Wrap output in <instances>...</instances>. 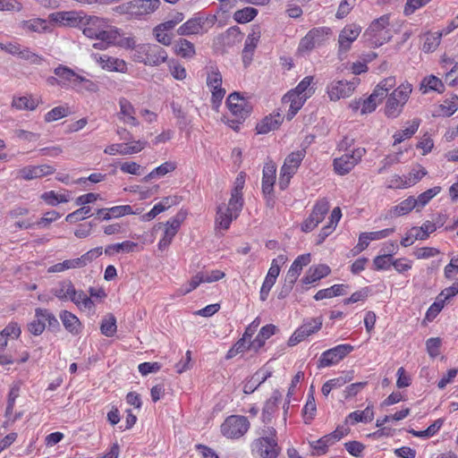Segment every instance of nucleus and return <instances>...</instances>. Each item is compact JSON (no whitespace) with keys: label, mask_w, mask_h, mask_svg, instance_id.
Returning <instances> with one entry per match:
<instances>
[{"label":"nucleus","mask_w":458,"mask_h":458,"mask_svg":"<svg viewBox=\"0 0 458 458\" xmlns=\"http://www.w3.org/2000/svg\"><path fill=\"white\" fill-rule=\"evenodd\" d=\"M323 325L321 317L307 318L304 322L292 334L288 339L289 346H295L299 343L304 341L310 335L318 333Z\"/></svg>","instance_id":"2eb2a0df"},{"label":"nucleus","mask_w":458,"mask_h":458,"mask_svg":"<svg viewBox=\"0 0 458 458\" xmlns=\"http://www.w3.org/2000/svg\"><path fill=\"white\" fill-rule=\"evenodd\" d=\"M374 419L372 405H368L363 411L351 412L345 419V423L355 424L358 422H370Z\"/></svg>","instance_id":"a19ab883"},{"label":"nucleus","mask_w":458,"mask_h":458,"mask_svg":"<svg viewBox=\"0 0 458 458\" xmlns=\"http://www.w3.org/2000/svg\"><path fill=\"white\" fill-rule=\"evenodd\" d=\"M446 216L439 214L436 222L425 221L420 226H413L415 232V238L420 241L427 240L430 233H434L438 227H441L445 223Z\"/></svg>","instance_id":"c85d7f7f"},{"label":"nucleus","mask_w":458,"mask_h":458,"mask_svg":"<svg viewBox=\"0 0 458 458\" xmlns=\"http://www.w3.org/2000/svg\"><path fill=\"white\" fill-rule=\"evenodd\" d=\"M54 73L59 77L60 87L64 89H74V84L79 79V74L68 66L59 64L55 68Z\"/></svg>","instance_id":"c756f323"},{"label":"nucleus","mask_w":458,"mask_h":458,"mask_svg":"<svg viewBox=\"0 0 458 458\" xmlns=\"http://www.w3.org/2000/svg\"><path fill=\"white\" fill-rule=\"evenodd\" d=\"M432 0H406L403 6V15L408 17L412 15L417 10L426 6Z\"/></svg>","instance_id":"e2e57ef3"},{"label":"nucleus","mask_w":458,"mask_h":458,"mask_svg":"<svg viewBox=\"0 0 458 458\" xmlns=\"http://www.w3.org/2000/svg\"><path fill=\"white\" fill-rule=\"evenodd\" d=\"M330 273L331 268L327 264L311 266L306 272V275L301 278V282L303 284H312L327 277Z\"/></svg>","instance_id":"473e14b6"},{"label":"nucleus","mask_w":458,"mask_h":458,"mask_svg":"<svg viewBox=\"0 0 458 458\" xmlns=\"http://www.w3.org/2000/svg\"><path fill=\"white\" fill-rule=\"evenodd\" d=\"M223 78L222 74L217 70H213L208 73L207 85L211 91L212 105L217 108L226 93L225 89L222 87Z\"/></svg>","instance_id":"6ab92c4d"},{"label":"nucleus","mask_w":458,"mask_h":458,"mask_svg":"<svg viewBox=\"0 0 458 458\" xmlns=\"http://www.w3.org/2000/svg\"><path fill=\"white\" fill-rule=\"evenodd\" d=\"M259 13V11L254 7H244L237 10L233 13V19L237 23L244 24L251 21Z\"/></svg>","instance_id":"864d4df0"},{"label":"nucleus","mask_w":458,"mask_h":458,"mask_svg":"<svg viewBox=\"0 0 458 458\" xmlns=\"http://www.w3.org/2000/svg\"><path fill=\"white\" fill-rule=\"evenodd\" d=\"M416 207L417 200H415L414 197L411 196L390 208L387 211V216L390 218L403 216L411 212Z\"/></svg>","instance_id":"e433bc0d"},{"label":"nucleus","mask_w":458,"mask_h":458,"mask_svg":"<svg viewBox=\"0 0 458 458\" xmlns=\"http://www.w3.org/2000/svg\"><path fill=\"white\" fill-rule=\"evenodd\" d=\"M55 168L50 165H27L18 171L19 177L23 180L30 181L53 174Z\"/></svg>","instance_id":"b1692460"},{"label":"nucleus","mask_w":458,"mask_h":458,"mask_svg":"<svg viewBox=\"0 0 458 458\" xmlns=\"http://www.w3.org/2000/svg\"><path fill=\"white\" fill-rule=\"evenodd\" d=\"M40 199L48 206L55 207L60 203H66L71 199L68 191L63 193H57L55 191H48L41 194Z\"/></svg>","instance_id":"37998d69"},{"label":"nucleus","mask_w":458,"mask_h":458,"mask_svg":"<svg viewBox=\"0 0 458 458\" xmlns=\"http://www.w3.org/2000/svg\"><path fill=\"white\" fill-rule=\"evenodd\" d=\"M173 48L176 55L184 59H191L196 55L194 44L186 38H180L177 39Z\"/></svg>","instance_id":"ea45409f"},{"label":"nucleus","mask_w":458,"mask_h":458,"mask_svg":"<svg viewBox=\"0 0 458 458\" xmlns=\"http://www.w3.org/2000/svg\"><path fill=\"white\" fill-rule=\"evenodd\" d=\"M205 24V19L199 16H194L182 23L177 29V34L180 36H191L202 33Z\"/></svg>","instance_id":"72a5a7b5"},{"label":"nucleus","mask_w":458,"mask_h":458,"mask_svg":"<svg viewBox=\"0 0 458 458\" xmlns=\"http://www.w3.org/2000/svg\"><path fill=\"white\" fill-rule=\"evenodd\" d=\"M391 14H383L373 20L364 32V38L372 47H379L392 38L390 30Z\"/></svg>","instance_id":"20e7f679"},{"label":"nucleus","mask_w":458,"mask_h":458,"mask_svg":"<svg viewBox=\"0 0 458 458\" xmlns=\"http://www.w3.org/2000/svg\"><path fill=\"white\" fill-rule=\"evenodd\" d=\"M412 85L408 82L401 83L394 89L386 98L384 108L385 115L387 118H397L403 112L412 92Z\"/></svg>","instance_id":"39448f33"},{"label":"nucleus","mask_w":458,"mask_h":458,"mask_svg":"<svg viewBox=\"0 0 458 458\" xmlns=\"http://www.w3.org/2000/svg\"><path fill=\"white\" fill-rule=\"evenodd\" d=\"M103 254L102 247H96L90 249L84 254H82L80 258H76L81 268L85 267L89 264L92 263L95 259L99 258Z\"/></svg>","instance_id":"bf43d9fd"},{"label":"nucleus","mask_w":458,"mask_h":458,"mask_svg":"<svg viewBox=\"0 0 458 458\" xmlns=\"http://www.w3.org/2000/svg\"><path fill=\"white\" fill-rule=\"evenodd\" d=\"M50 327H57L59 326L58 320L55 316L47 309L37 308L35 310V318L28 324V330L34 335H40L46 325Z\"/></svg>","instance_id":"f3484780"},{"label":"nucleus","mask_w":458,"mask_h":458,"mask_svg":"<svg viewBox=\"0 0 458 458\" xmlns=\"http://www.w3.org/2000/svg\"><path fill=\"white\" fill-rule=\"evenodd\" d=\"M441 191V187L435 186L420 193L415 200H417V206H426L435 196Z\"/></svg>","instance_id":"69168bd1"},{"label":"nucleus","mask_w":458,"mask_h":458,"mask_svg":"<svg viewBox=\"0 0 458 458\" xmlns=\"http://www.w3.org/2000/svg\"><path fill=\"white\" fill-rule=\"evenodd\" d=\"M23 29L33 32H45L48 29L47 21L44 19L37 18L22 22Z\"/></svg>","instance_id":"052dcab7"},{"label":"nucleus","mask_w":458,"mask_h":458,"mask_svg":"<svg viewBox=\"0 0 458 458\" xmlns=\"http://www.w3.org/2000/svg\"><path fill=\"white\" fill-rule=\"evenodd\" d=\"M40 103V98H34L32 95L14 96L11 106L18 111H34Z\"/></svg>","instance_id":"f704fd0d"},{"label":"nucleus","mask_w":458,"mask_h":458,"mask_svg":"<svg viewBox=\"0 0 458 458\" xmlns=\"http://www.w3.org/2000/svg\"><path fill=\"white\" fill-rule=\"evenodd\" d=\"M147 144L148 142L146 140H135L130 143H114L108 145L104 149V153L110 156H114L117 154L123 156L133 155L140 153L141 150H143L146 148Z\"/></svg>","instance_id":"412c9836"},{"label":"nucleus","mask_w":458,"mask_h":458,"mask_svg":"<svg viewBox=\"0 0 458 458\" xmlns=\"http://www.w3.org/2000/svg\"><path fill=\"white\" fill-rule=\"evenodd\" d=\"M120 34L118 29L112 27L106 22V27L104 30H100L99 35L95 37L96 39H99L101 42L106 43V45L115 44L119 38Z\"/></svg>","instance_id":"8fccbe9b"},{"label":"nucleus","mask_w":458,"mask_h":458,"mask_svg":"<svg viewBox=\"0 0 458 458\" xmlns=\"http://www.w3.org/2000/svg\"><path fill=\"white\" fill-rule=\"evenodd\" d=\"M182 219V217H179V216H176L166 221V223L165 224L163 236L161 237L157 244L158 249L160 250H165L172 243L173 239L177 234L181 227Z\"/></svg>","instance_id":"4be33fe9"},{"label":"nucleus","mask_w":458,"mask_h":458,"mask_svg":"<svg viewBox=\"0 0 458 458\" xmlns=\"http://www.w3.org/2000/svg\"><path fill=\"white\" fill-rule=\"evenodd\" d=\"M441 39L442 34L439 31L426 33L422 51L425 53H433L439 47Z\"/></svg>","instance_id":"09e8293b"},{"label":"nucleus","mask_w":458,"mask_h":458,"mask_svg":"<svg viewBox=\"0 0 458 458\" xmlns=\"http://www.w3.org/2000/svg\"><path fill=\"white\" fill-rule=\"evenodd\" d=\"M361 32V27L355 23L345 25L339 33L338 53L344 54L350 50L352 44L358 38Z\"/></svg>","instance_id":"aec40b11"},{"label":"nucleus","mask_w":458,"mask_h":458,"mask_svg":"<svg viewBox=\"0 0 458 458\" xmlns=\"http://www.w3.org/2000/svg\"><path fill=\"white\" fill-rule=\"evenodd\" d=\"M331 34L327 27H317L311 29L300 41L298 51L305 53L311 51L316 47L322 45Z\"/></svg>","instance_id":"dca6fc26"},{"label":"nucleus","mask_w":458,"mask_h":458,"mask_svg":"<svg viewBox=\"0 0 458 458\" xmlns=\"http://www.w3.org/2000/svg\"><path fill=\"white\" fill-rule=\"evenodd\" d=\"M440 254V250L434 247H420L416 248L413 255L417 259H428Z\"/></svg>","instance_id":"774afa93"},{"label":"nucleus","mask_w":458,"mask_h":458,"mask_svg":"<svg viewBox=\"0 0 458 458\" xmlns=\"http://www.w3.org/2000/svg\"><path fill=\"white\" fill-rule=\"evenodd\" d=\"M341 217V208L339 207H335L330 214L327 224L321 228L317 235V245L322 244L326 239L335 232Z\"/></svg>","instance_id":"cd10ccee"},{"label":"nucleus","mask_w":458,"mask_h":458,"mask_svg":"<svg viewBox=\"0 0 458 458\" xmlns=\"http://www.w3.org/2000/svg\"><path fill=\"white\" fill-rule=\"evenodd\" d=\"M51 293L61 301H72L81 310L95 309L94 301L88 297L82 290H76L73 283L69 279L58 282Z\"/></svg>","instance_id":"f03ea898"},{"label":"nucleus","mask_w":458,"mask_h":458,"mask_svg":"<svg viewBox=\"0 0 458 458\" xmlns=\"http://www.w3.org/2000/svg\"><path fill=\"white\" fill-rule=\"evenodd\" d=\"M458 110V97L453 96L450 98L445 99L442 103L437 105L433 115L438 117H450Z\"/></svg>","instance_id":"4c0bfd02"},{"label":"nucleus","mask_w":458,"mask_h":458,"mask_svg":"<svg viewBox=\"0 0 458 458\" xmlns=\"http://www.w3.org/2000/svg\"><path fill=\"white\" fill-rule=\"evenodd\" d=\"M353 350L354 346L350 344H341L327 349L320 354L318 360V368L323 369L337 365Z\"/></svg>","instance_id":"f8f14e48"},{"label":"nucleus","mask_w":458,"mask_h":458,"mask_svg":"<svg viewBox=\"0 0 458 458\" xmlns=\"http://www.w3.org/2000/svg\"><path fill=\"white\" fill-rule=\"evenodd\" d=\"M81 268L77 259H65L63 262H59L50 266L47 268V272L51 274L62 273L70 269Z\"/></svg>","instance_id":"4d7b16f0"},{"label":"nucleus","mask_w":458,"mask_h":458,"mask_svg":"<svg viewBox=\"0 0 458 458\" xmlns=\"http://www.w3.org/2000/svg\"><path fill=\"white\" fill-rule=\"evenodd\" d=\"M334 444L335 443L327 434L318 440L311 442L310 446L317 455H323L327 453L328 447Z\"/></svg>","instance_id":"13d9d810"},{"label":"nucleus","mask_w":458,"mask_h":458,"mask_svg":"<svg viewBox=\"0 0 458 458\" xmlns=\"http://www.w3.org/2000/svg\"><path fill=\"white\" fill-rule=\"evenodd\" d=\"M306 101L307 99L299 95L294 90L291 89L288 91L282 98L283 105L288 106L287 120H292Z\"/></svg>","instance_id":"bb28decb"},{"label":"nucleus","mask_w":458,"mask_h":458,"mask_svg":"<svg viewBox=\"0 0 458 458\" xmlns=\"http://www.w3.org/2000/svg\"><path fill=\"white\" fill-rule=\"evenodd\" d=\"M18 57L28 61L32 64H40L44 61V58L41 55L32 52L29 47H21Z\"/></svg>","instance_id":"338daca9"},{"label":"nucleus","mask_w":458,"mask_h":458,"mask_svg":"<svg viewBox=\"0 0 458 458\" xmlns=\"http://www.w3.org/2000/svg\"><path fill=\"white\" fill-rule=\"evenodd\" d=\"M59 317L64 328L72 335H78L82 332L83 325L75 314L68 310H62Z\"/></svg>","instance_id":"c9c22d12"},{"label":"nucleus","mask_w":458,"mask_h":458,"mask_svg":"<svg viewBox=\"0 0 458 458\" xmlns=\"http://www.w3.org/2000/svg\"><path fill=\"white\" fill-rule=\"evenodd\" d=\"M73 90H75L78 93H95L98 90V82L93 81L79 74V79L74 84Z\"/></svg>","instance_id":"603ef678"},{"label":"nucleus","mask_w":458,"mask_h":458,"mask_svg":"<svg viewBox=\"0 0 458 458\" xmlns=\"http://www.w3.org/2000/svg\"><path fill=\"white\" fill-rule=\"evenodd\" d=\"M250 422L243 415H229L220 425L221 435L229 440H239L250 430Z\"/></svg>","instance_id":"6e6552de"},{"label":"nucleus","mask_w":458,"mask_h":458,"mask_svg":"<svg viewBox=\"0 0 458 458\" xmlns=\"http://www.w3.org/2000/svg\"><path fill=\"white\" fill-rule=\"evenodd\" d=\"M420 124V120L415 118L411 122L407 128L395 131L393 135L394 145L400 144L403 140L411 139L418 131Z\"/></svg>","instance_id":"79ce46f5"},{"label":"nucleus","mask_w":458,"mask_h":458,"mask_svg":"<svg viewBox=\"0 0 458 458\" xmlns=\"http://www.w3.org/2000/svg\"><path fill=\"white\" fill-rule=\"evenodd\" d=\"M364 148H356L351 153H345L333 161L334 171L339 175L349 174L360 161L365 155Z\"/></svg>","instance_id":"ddd939ff"},{"label":"nucleus","mask_w":458,"mask_h":458,"mask_svg":"<svg viewBox=\"0 0 458 458\" xmlns=\"http://www.w3.org/2000/svg\"><path fill=\"white\" fill-rule=\"evenodd\" d=\"M82 16L75 11H61L49 14L52 22L61 26L76 27L80 26Z\"/></svg>","instance_id":"a878e982"},{"label":"nucleus","mask_w":458,"mask_h":458,"mask_svg":"<svg viewBox=\"0 0 458 458\" xmlns=\"http://www.w3.org/2000/svg\"><path fill=\"white\" fill-rule=\"evenodd\" d=\"M358 84V79L333 81L327 86V94L331 101L346 98L352 96Z\"/></svg>","instance_id":"a211bd4d"},{"label":"nucleus","mask_w":458,"mask_h":458,"mask_svg":"<svg viewBox=\"0 0 458 458\" xmlns=\"http://www.w3.org/2000/svg\"><path fill=\"white\" fill-rule=\"evenodd\" d=\"M330 208L329 201L327 198L318 199L310 214V216L301 225V229L304 233L313 231L326 217Z\"/></svg>","instance_id":"4468645a"},{"label":"nucleus","mask_w":458,"mask_h":458,"mask_svg":"<svg viewBox=\"0 0 458 458\" xmlns=\"http://www.w3.org/2000/svg\"><path fill=\"white\" fill-rule=\"evenodd\" d=\"M317 413V404L313 391L310 390L307 396L306 403L302 409V416L304 422L310 424L315 418Z\"/></svg>","instance_id":"de8ad7c7"},{"label":"nucleus","mask_w":458,"mask_h":458,"mask_svg":"<svg viewBox=\"0 0 458 458\" xmlns=\"http://www.w3.org/2000/svg\"><path fill=\"white\" fill-rule=\"evenodd\" d=\"M278 402L279 397L274 395L265 403L262 410V421L264 423H269L271 421L274 414L278 410Z\"/></svg>","instance_id":"3c124183"},{"label":"nucleus","mask_w":458,"mask_h":458,"mask_svg":"<svg viewBox=\"0 0 458 458\" xmlns=\"http://www.w3.org/2000/svg\"><path fill=\"white\" fill-rule=\"evenodd\" d=\"M107 20L98 16H82L80 26L82 27L83 34L89 38H95L100 30L106 27Z\"/></svg>","instance_id":"5701e85b"},{"label":"nucleus","mask_w":458,"mask_h":458,"mask_svg":"<svg viewBox=\"0 0 458 458\" xmlns=\"http://www.w3.org/2000/svg\"><path fill=\"white\" fill-rule=\"evenodd\" d=\"M296 93L302 96L306 99H309L315 93L314 87V77L313 76H306L304 77L298 85L293 89Z\"/></svg>","instance_id":"a18cd8bd"},{"label":"nucleus","mask_w":458,"mask_h":458,"mask_svg":"<svg viewBox=\"0 0 458 458\" xmlns=\"http://www.w3.org/2000/svg\"><path fill=\"white\" fill-rule=\"evenodd\" d=\"M135 60L147 65L157 66L167 60V53L158 45L143 44L137 47Z\"/></svg>","instance_id":"9d476101"},{"label":"nucleus","mask_w":458,"mask_h":458,"mask_svg":"<svg viewBox=\"0 0 458 458\" xmlns=\"http://www.w3.org/2000/svg\"><path fill=\"white\" fill-rule=\"evenodd\" d=\"M177 168V164L174 161H166L153 169L150 173H148L145 177V181L161 178L167 174L173 173Z\"/></svg>","instance_id":"c03bdc74"},{"label":"nucleus","mask_w":458,"mask_h":458,"mask_svg":"<svg viewBox=\"0 0 458 458\" xmlns=\"http://www.w3.org/2000/svg\"><path fill=\"white\" fill-rule=\"evenodd\" d=\"M444 419H437L425 430H415L413 428H411L408 430V432L416 437L429 438L435 436L440 430V428L444 425Z\"/></svg>","instance_id":"49530a36"},{"label":"nucleus","mask_w":458,"mask_h":458,"mask_svg":"<svg viewBox=\"0 0 458 458\" xmlns=\"http://www.w3.org/2000/svg\"><path fill=\"white\" fill-rule=\"evenodd\" d=\"M101 334L107 337H112L117 331L116 318L113 314L106 316L100 324Z\"/></svg>","instance_id":"5fc2aeb1"},{"label":"nucleus","mask_w":458,"mask_h":458,"mask_svg":"<svg viewBox=\"0 0 458 458\" xmlns=\"http://www.w3.org/2000/svg\"><path fill=\"white\" fill-rule=\"evenodd\" d=\"M226 106L233 120L228 121V124L233 130L237 131L239 125L250 115L252 106L250 102L241 96L239 92L231 93L226 99Z\"/></svg>","instance_id":"0eeeda50"},{"label":"nucleus","mask_w":458,"mask_h":458,"mask_svg":"<svg viewBox=\"0 0 458 458\" xmlns=\"http://www.w3.org/2000/svg\"><path fill=\"white\" fill-rule=\"evenodd\" d=\"M246 174L241 172L234 182V187L231 191L228 205L219 206L216 210L215 225L216 228L229 229L233 220H235L241 214L244 199L242 190L245 185Z\"/></svg>","instance_id":"f257e3e1"},{"label":"nucleus","mask_w":458,"mask_h":458,"mask_svg":"<svg viewBox=\"0 0 458 458\" xmlns=\"http://www.w3.org/2000/svg\"><path fill=\"white\" fill-rule=\"evenodd\" d=\"M260 437L253 440L250 451L255 458H277L281 453V447L277 442V432L273 427H268Z\"/></svg>","instance_id":"7ed1b4c3"},{"label":"nucleus","mask_w":458,"mask_h":458,"mask_svg":"<svg viewBox=\"0 0 458 458\" xmlns=\"http://www.w3.org/2000/svg\"><path fill=\"white\" fill-rule=\"evenodd\" d=\"M284 122V116L279 112H275L264 117L257 125L256 131L259 134H267L280 127Z\"/></svg>","instance_id":"2f4dec72"},{"label":"nucleus","mask_w":458,"mask_h":458,"mask_svg":"<svg viewBox=\"0 0 458 458\" xmlns=\"http://www.w3.org/2000/svg\"><path fill=\"white\" fill-rule=\"evenodd\" d=\"M96 61L102 69L108 72L125 73L128 70L126 62L120 58L101 55L98 57H96Z\"/></svg>","instance_id":"7c9ffc66"},{"label":"nucleus","mask_w":458,"mask_h":458,"mask_svg":"<svg viewBox=\"0 0 458 458\" xmlns=\"http://www.w3.org/2000/svg\"><path fill=\"white\" fill-rule=\"evenodd\" d=\"M160 4V0H131L114 10L119 14H127L132 19L141 20L155 13Z\"/></svg>","instance_id":"423d86ee"},{"label":"nucleus","mask_w":458,"mask_h":458,"mask_svg":"<svg viewBox=\"0 0 458 458\" xmlns=\"http://www.w3.org/2000/svg\"><path fill=\"white\" fill-rule=\"evenodd\" d=\"M306 156L304 148L291 152L284 159L280 169L278 186L281 191L288 188L291 179L297 173L302 160Z\"/></svg>","instance_id":"1a4fd4ad"},{"label":"nucleus","mask_w":458,"mask_h":458,"mask_svg":"<svg viewBox=\"0 0 458 458\" xmlns=\"http://www.w3.org/2000/svg\"><path fill=\"white\" fill-rule=\"evenodd\" d=\"M420 89L423 94H427L430 91H435L439 94H442L445 91V87L441 79L433 74H430L425 76L422 79L420 85Z\"/></svg>","instance_id":"58836bf2"},{"label":"nucleus","mask_w":458,"mask_h":458,"mask_svg":"<svg viewBox=\"0 0 458 458\" xmlns=\"http://www.w3.org/2000/svg\"><path fill=\"white\" fill-rule=\"evenodd\" d=\"M286 261L287 258L285 255L283 254L278 255L276 259H272L270 267L266 277L276 282V278L278 277L281 271V267L284 265Z\"/></svg>","instance_id":"6e6d98bb"},{"label":"nucleus","mask_w":458,"mask_h":458,"mask_svg":"<svg viewBox=\"0 0 458 458\" xmlns=\"http://www.w3.org/2000/svg\"><path fill=\"white\" fill-rule=\"evenodd\" d=\"M392 254L377 255L373 259L374 269L377 271L387 270L392 266Z\"/></svg>","instance_id":"0e129e2a"},{"label":"nucleus","mask_w":458,"mask_h":458,"mask_svg":"<svg viewBox=\"0 0 458 458\" xmlns=\"http://www.w3.org/2000/svg\"><path fill=\"white\" fill-rule=\"evenodd\" d=\"M0 334L8 342L9 339H18L21 335V328L18 322L11 321L0 331Z\"/></svg>","instance_id":"680f3d73"},{"label":"nucleus","mask_w":458,"mask_h":458,"mask_svg":"<svg viewBox=\"0 0 458 458\" xmlns=\"http://www.w3.org/2000/svg\"><path fill=\"white\" fill-rule=\"evenodd\" d=\"M119 111L117 113L118 119L128 125L138 126L139 121L136 117V109L131 102L125 98H120L118 100Z\"/></svg>","instance_id":"393cba45"},{"label":"nucleus","mask_w":458,"mask_h":458,"mask_svg":"<svg viewBox=\"0 0 458 458\" xmlns=\"http://www.w3.org/2000/svg\"><path fill=\"white\" fill-rule=\"evenodd\" d=\"M276 181V165L274 161L268 160L264 164L262 170L261 191L266 205L274 208L276 197L274 186Z\"/></svg>","instance_id":"9b49d317"}]
</instances>
